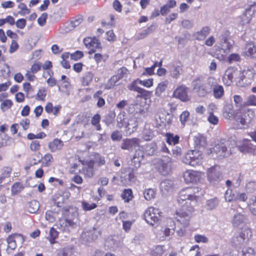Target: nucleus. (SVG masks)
Wrapping results in <instances>:
<instances>
[{
  "instance_id": "nucleus-1",
  "label": "nucleus",
  "mask_w": 256,
  "mask_h": 256,
  "mask_svg": "<svg viewBox=\"0 0 256 256\" xmlns=\"http://www.w3.org/2000/svg\"><path fill=\"white\" fill-rule=\"evenodd\" d=\"M198 191V187L190 186L182 188L179 192L177 198L178 204L174 214L176 220L186 227L194 215V208L190 204L191 202H196L198 196L196 194Z\"/></svg>"
},
{
  "instance_id": "nucleus-2",
  "label": "nucleus",
  "mask_w": 256,
  "mask_h": 256,
  "mask_svg": "<svg viewBox=\"0 0 256 256\" xmlns=\"http://www.w3.org/2000/svg\"><path fill=\"white\" fill-rule=\"evenodd\" d=\"M230 110H226L224 115L228 118H232L242 126H246L250 124L255 116L254 112L250 108H238L236 110H233L232 106Z\"/></svg>"
},
{
  "instance_id": "nucleus-3",
  "label": "nucleus",
  "mask_w": 256,
  "mask_h": 256,
  "mask_svg": "<svg viewBox=\"0 0 256 256\" xmlns=\"http://www.w3.org/2000/svg\"><path fill=\"white\" fill-rule=\"evenodd\" d=\"M236 147L238 150L242 154H254L256 152V146L248 138H243L237 143L236 140L232 138L231 148Z\"/></svg>"
},
{
  "instance_id": "nucleus-4",
  "label": "nucleus",
  "mask_w": 256,
  "mask_h": 256,
  "mask_svg": "<svg viewBox=\"0 0 256 256\" xmlns=\"http://www.w3.org/2000/svg\"><path fill=\"white\" fill-rule=\"evenodd\" d=\"M228 146L231 148V140H226L225 139H220L216 142L211 152L216 154L218 158H222L226 156L228 154Z\"/></svg>"
},
{
  "instance_id": "nucleus-5",
  "label": "nucleus",
  "mask_w": 256,
  "mask_h": 256,
  "mask_svg": "<svg viewBox=\"0 0 256 256\" xmlns=\"http://www.w3.org/2000/svg\"><path fill=\"white\" fill-rule=\"evenodd\" d=\"M202 156L200 151L194 150H188L182 158L184 163L196 166L202 163Z\"/></svg>"
},
{
  "instance_id": "nucleus-6",
  "label": "nucleus",
  "mask_w": 256,
  "mask_h": 256,
  "mask_svg": "<svg viewBox=\"0 0 256 256\" xmlns=\"http://www.w3.org/2000/svg\"><path fill=\"white\" fill-rule=\"evenodd\" d=\"M192 90L200 97H204L209 94L211 88L201 76L196 78L192 82Z\"/></svg>"
},
{
  "instance_id": "nucleus-7",
  "label": "nucleus",
  "mask_w": 256,
  "mask_h": 256,
  "mask_svg": "<svg viewBox=\"0 0 256 256\" xmlns=\"http://www.w3.org/2000/svg\"><path fill=\"white\" fill-rule=\"evenodd\" d=\"M161 214L162 212L158 208L150 206L144 212V219L149 224L154 226L160 220Z\"/></svg>"
},
{
  "instance_id": "nucleus-8",
  "label": "nucleus",
  "mask_w": 256,
  "mask_h": 256,
  "mask_svg": "<svg viewBox=\"0 0 256 256\" xmlns=\"http://www.w3.org/2000/svg\"><path fill=\"white\" fill-rule=\"evenodd\" d=\"M256 74V70L252 66H248L242 71H240L238 82L243 85H248L254 81Z\"/></svg>"
},
{
  "instance_id": "nucleus-9",
  "label": "nucleus",
  "mask_w": 256,
  "mask_h": 256,
  "mask_svg": "<svg viewBox=\"0 0 256 256\" xmlns=\"http://www.w3.org/2000/svg\"><path fill=\"white\" fill-rule=\"evenodd\" d=\"M84 42L86 46L90 49L88 52L90 54L95 53L97 50H102L101 42L100 40L96 36L85 38Z\"/></svg>"
},
{
  "instance_id": "nucleus-10",
  "label": "nucleus",
  "mask_w": 256,
  "mask_h": 256,
  "mask_svg": "<svg viewBox=\"0 0 256 256\" xmlns=\"http://www.w3.org/2000/svg\"><path fill=\"white\" fill-rule=\"evenodd\" d=\"M188 88L185 85H180L174 91L172 96L182 102H188L190 100V98L188 94Z\"/></svg>"
},
{
  "instance_id": "nucleus-11",
  "label": "nucleus",
  "mask_w": 256,
  "mask_h": 256,
  "mask_svg": "<svg viewBox=\"0 0 256 256\" xmlns=\"http://www.w3.org/2000/svg\"><path fill=\"white\" fill-rule=\"evenodd\" d=\"M202 174V172L187 170L183 172V178L186 184L196 183L200 180Z\"/></svg>"
},
{
  "instance_id": "nucleus-12",
  "label": "nucleus",
  "mask_w": 256,
  "mask_h": 256,
  "mask_svg": "<svg viewBox=\"0 0 256 256\" xmlns=\"http://www.w3.org/2000/svg\"><path fill=\"white\" fill-rule=\"evenodd\" d=\"M239 76L240 71L234 68H228L222 80L225 85L230 86L232 84L234 80L238 82Z\"/></svg>"
},
{
  "instance_id": "nucleus-13",
  "label": "nucleus",
  "mask_w": 256,
  "mask_h": 256,
  "mask_svg": "<svg viewBox=\"0 0 256 256\" xmlns=\"http://www.w3.org/2000/svg\"><path fill=\"white\" fill-rule=\"evenodd\" d=\"M42 67V63L40 62H35L25 74V76L28 81L32 82L36 79V74L40 70Z\"/></svg>"
},
{
  "instance_id": "nucleus-14",
  "label": "nucleus",
  "mask_w": 256,
  "mask_h": 256,
  "mask_svg": "<svg viewBox=\"0 0 256 256\" xmlns=\"http://www.w3.org/2000/svg\"><path fill=\"white\" fill-rule=\"evenodd\" d=\"M184 66L178 60L176 62L172 65V68L170 72V76L174 79H178L184 72Z\"/></svg>"
},
{
  "instance_id": "nucleus-15",
  "label": "nucleus",
  "mask_w": 256,
  "mask_h": 256,
  "mask_svg": "<svg viewBox=\"0 0 256 256\" xmlns=\"http://www.w3.org/2000/svg\"><path fill=\"white\" fill-rule=\"evenodd\" d=\"M140 142V140L137 138H126L122 141L121 148L124 150H129L133 147L139 146Z\"/></svg>"
},
{
  "instance_id": "nucleus-16",
  "label": "nucleus",
  "mask_w": 256,
  "mask_h": 256,
  "mask_svg": "<svg viewBox=\"0 0 256 256\" xmlns=\"http://www.w3.org/2000/svg\"><path fill=\"white\" fill-rule=\"evenodd\" d=\"M64 142L60 139L55 138L48 144V148L52 152H56L62 150Z\"/></svg>"
},
{
  "instance_id": "nucleus-17",
  "label": "nucleus",
  "mask_w": 256,
  "mask_h": 256,
  "mask_svg": "<svg viewBox=\"0 0 256 256\" xmlns=\"http://www.w3.org/2000/svg\"><path fill=\"white\" fill-rule=\"evenodd\" d=\"M172 166V158L168 156H164L162 157L160 162V169L161 170L163 174H165L171 170Z\"/></svg>"
},
{
  "instance_id": "nucleus-18",
  "label": "nucleus",
  "mask_w": 256,
  "mask_h": 256,
  "mask_svg": "<svg viewBox=\"0 0 256 256\" xmlns=\"http://www.w3.org/2000/svg\"><path fill=\"white\" fill-rule=\"evenodd\" d=\"M61 109L62 106L60 104L54 106L51 102H48L44 107V110L48 114H52L54 116H58L60 114Z\"/></svg>"
},
{
  "instance_id": "nucleus-19",
  "label": "nucleus",
  "mask_w": 256,
  "mask_h": 256,
  "mask_svg": "<svg viewBox=\"0 0 256 256\" xmlns=\"http://www.w3.org/2000/svg\"><path fill=\"white\" fill-rule=\"evenodd\" d=\"M94 77V74L91 71L85 72L80 78V82L82 86H86L90 85Z\"/></svg>"
},
{
  "instance_id": "nucleus-20",
  "label": "nucleus",
  "mask_w": 256,
  "mask_h": 256,
  "mask_svg": "<svg viewBox=\"0 0 256 256\" xmlns=\"http://www.w3.org/2000/svg\"><path fill=\"white\" fill-rule=\"evenodd\" d=\"M210 29L208 26H204L200 31L194 34L196 39L198 40H203L210 34Z\"/></svg>"
},
{
  "instance_id": "nucleus-21",
  "label": "nucleus",
  "mask_w": 256,
  "mask_h": 256,
  "mask_svg": "<svg viewBox=\"0 0 256 256\" xmlns=\"http://www.w3.org/2000/svg\"><path fill=\"white\" fill-rule=\"evenodd\" d=\"M176 6V2L175 0H168V2L160 7V12L162 16H165L168 14L170 8H174Z\"/></svg>"
},
{
  "instance_id": "nucleus-22",
  "label": "nucleus",
  "mask_w": 256,
  "mask_h": 256,
  "mask_svg": "<svg viewBox=\"0 0 256 256\" xmlns=\"http://www.w3.org/2000/svg\"><path fill=\"white\" fill-rule=\"evenodd\" d=\"M220 172H218L214 166L209 168L207 170L208 180L210 182L217 180L219 178Z\"/></svg>"
},
{
  "instance_id": "nucleus-23",
  "label": "nucleus",
  "mask_w": 256,
  "mask_h": 256,
  "mask_svg": "<svg viewBox=\"0 0 256 256\" xmlns=\"http://www.w3.org/2000/svg\"><path fill=\"white\" fill-rule=\"evenodd\" d=\"M166 142L169 145H176L180 142V136L178 134L174 135L172 133L166 132L164 135Z\"/></svg>"
},
{
  "instance_id": "nucleus-24",
  "label": "nucleus",
  "mask_w": 256,
  "mask_h": 256,
  "mask_svg": "<svg viewBox=\"0 0 256 256\" xmlns=\"http://www.w3.org/2000/svg\"><path fill=\"white\" fill-rule=\"evenodd\" d=\"M121 198L124 202H130L134 198L132 190L129 188L124 189L121 194Z\"/></svg>"
},
{
  "instance_id": "nucleus-25",
  "label": "nucleus",
  "mask_w": 256,
  "mask_h": 256,
  "mask_svg": "<svg viewBox=\"0 0 256 256\" xmlns=\"http://www.w3.org/2000/svg\"><path fill=\"white\" fill-rule=\"evenodd\" d=\"M252 236V232L251 229L248 227H244L240 229L238 238H240L242 241H244L245 240H249Z\"/></svg>"
},
{
  "instance_id": "nucleus-26",
  "label": "nucleus",
  "mask_w": 256,
  "mask_h": 256,
  "mask_svg": "<svg viewBox=\"0 0 256 256\" xmlns=\"http://www.w3.org/2000/svg\"><path fill=\"white\" fill-rule=\"evenodd\" d=\"M156 188H148L144 190L143 194L145 200H150L156 198Z\"/></svg>"
},
{
  "instance_id": "nucleus-27",
  "label": "nucleus",
  "mask_w": 256,
  "mask_h": 256,
  "mask_svg": "<svg viewBox=\"0 0 256 256\" xmlns=\"http://www.w3.org/2000/svg\"><path fill=\"white\" fill-rule=\"evenodd\" d=\"M246 53L248 56L256 58V45L253 42H250L246 44Z\"/></svg>"
},
{
  "instance_id": "nucleus-28",
  "label": "nucleus",
  "mask_w": 256,
  "mask_h": 256,
  "mask_svg": "<svg viewBox=\"0 0 256 256\" xmlns=\"http://www.w3.org/2000/svg\"><path fill=\"white\" fill-rule=\"evenodd\" d=\"M224 90L223 86L220 84H215L213 88V94L216 99L221 98L224 95Z\"/></svg>"
},
{
  "instance_id": "nucleus-29",
  "label": "nucleus",
  "mask_w": 256,
  "mask_h": 256,
  "mask_svg": "<svg viewBox=\"0 0 256 256\" xmlns=\"http://www.w3.org/2000/svg\"><path fill=\"white\" fill-rule=\"evenodd\" d=\"M247 208L252 215L256 216V194L250 198Z\"/></svg>"
},
{
  "instance_id": "nucleus-30",
  "label": "nucleus",
  "mask_w": 256,
  "mask_h": 256,
  "mask_svg": "<svg viewBox=\"0 0 256 256\" xmlns=\"http://www.w3.org/2000/svg\"><path fill=\"white\" fill-rule=\"evenodd\" d=\"M59 232L54 228H50L49 232V234L48 237L50 244H53L56 243V239L58 238Z\"/></svg>"
},
{
  "instance_id": "nucleus-31",
  "label": "nucleus",
  "mask_w": 256,
  "mask_h": 256,
  "mask_svg": "<svg viewBox=\"0 0 256 256\" xmlns=\"http://www.w3.org/2000/svg\"><path fill=\"white\" fill-rule=\"evenodd\" d=\"M100 120L101 117L99 114H94L91 120V124L94 126L96 130L98 131L102 130V126L100 124Z\"/></svg>"
},
{
  "instance_id": "nucleus-32",
  "label": "nucleus",
  "mask_w": 256,
  "mask_h": 256,
  "mask_svg": "<svg viewBox=\"0 0 256 256\" xmlns=\"http://www.w3.org/2000/svg\"><path fill=\"white\" fill-rule=\"evenodd\" d=\"M120 80V76H118L116 75L112 76L106 84L105 88L106 90H110L113 88L116 85V82Z\"/></svg>"
},
{
  "instance_id": "nucleus-33",
  "label": "nucleus",
  "mask_w": 256,
  "mask_h": 256,
  "mask_svg": "<svg viewBox=\"0 0 256 256\" xmlns=\"http://www.w3.org/2000/svg\"><path fill=\"white\" fill-rule=\"evenodd\" d=\"M47 95V91L44 87L39 88L36 95V99L38 101L44 102Z\"/></svg>"
},
{
  "instance_id": "nucleus-34",
  "label": "nucleus",
  "mask_w": 256,
  "mask_h": 256,
  "mask_svg": "<svg viewBox=\"0 0 256 256\" xmlns=\"http://www.w3.org/2000/svg\"><path fill=\"white\" fill-rule=\"evenodd\" d=\"M136 92L138 94L136 96L137 98H143L145 100H147L150 98L152 96L151 92L142 88H140Z\"/></svg>"
},
{
  "instance_id": "nucleus-35",
  "label": "nucleus",
  "mask_w": 256,
  "mask_h": 256,
  "mask_svg": "<svg viewBox=\"0 0 256 256\" xmlns=\"http://www.w3.org/2000/svg\"><path fill=\"white\" fill-rule=\"evenodd\" d=\"M167 86V81L162 82L159 83L156 88L155 94L158 96H160L166 90Z\"/></svg>"
},
{
  "instance_id": "nucleus-36",
  "label": "nucleus",
  "mask_w": 256,
  "mask_h": 256,
  "mask_svg": "<svg viewBox=\"0 0 256 256\" xmlns=\"http://www.w3.org/2000/svg\"><path fill=\"white\" fill-rule=\"evenodd\" d=\"M92 156L94 157V160L95 161V164H96L98 166H102L106 164L104 157L102 156L100 154L94 152Z\"/></svg>"
},
{
  "instance_id": "nucleus-37",
  "label": "nucleus",
  "mask_w": 256,
  "mask_h": 256,
  "mask_svg": "<svg viewBox=\"0 0 256 256\" xmlns=\"http://www.w3.org/2000/svg\"><path fill=\"white\" fill-rule=\"evenodd\" d=\"M42 161L44 166H50L54 162V158L52 155L50 153L46 154L42 157Z\"/></svg>"
},
{
  "instance_id": "nucleus-38",
  "label": "nucleus",
  "mask_w": 256,
  "mask_h": 256,
  "mask_svg": "<svg viewBox=\"0 0 256 256\" xmlns=\"http://www.w3.org/2000/svg\"><path fill=\"white\" fill-rule=\"evenodd\" d=\"M53 66L52 62L50 60H46L44 64H42V70L46 71V74L49 76H53L54 72L52 70Z\"/></svg>"
},
{
  "instance_id": "nucleus-39",
  "label": "nucleus",
  "mask_w": 256,
  "mask_h": 256,
  "mask_svg": "<svg viewBox=\"0 0 256 256\" xmlns=\"http://www.w3.org/2000/svg\"><path fill=\"white\" fill-rule=\"evenodd\" d=\"M129 124L126 118H124V116H120L118 118L117 121V127L118 128H128Z\"/></svg>"
},
{
  "instance_id": "nucleus-40",
  "label": "nucleus",
  "mask_w": 256,
  "mask_h": 256,
  "mask_svg": "<svg viewBox=\"0 0 256 256\" xmlns=\"http://www.w3.org/2000/svg\"><path fill=\"white\" fill-rule=\"evenodd\" d=\"M108 58V54H102L100 53H95L94 58L97 64L100 62H105Z\"/></svg>"
},
{
  "instance_id": "nucleus-41",
  "label": "nucleus",
  "mask_w": 256,
  "mask_h": 256,
  "mask_svg": "<svg viewBox=\"0 0 256 256\" xmlns=\"http://www.w3.org/2000/svg\"><path fill=\"white\" fill-rule=\"evenodd\" d=\"M24 188L23 185L20 182H15L12 186V193L13 195L18 194L21 192Z\"/></svg>"
},
{
  "instance_id": "nucleus-42",
  "label": "nucleus",
  "mask_w": 256,
  "mask_h": 256,
  "mask_svg": "<svg viewBox=\"0 0 256 256\" xmlns=\"http://www.w3.org/2000/svg\"><path fill=\"white\" fill-rule=\"evenodd\" d=\"M219 200L217 198H211L206 201V206L208 209L212 210L214 209L218 204Z\"/></svg>"
},
{
  "instance_id": "nucleus-43",
  "label": "nucleus",
  "mask_w": 256,
  "mask_h": 256,
  "mask_svg": "<svg viewBox=\"0 0 256 256\" xmlns=\"http://www.w3.org/2000/svg\"><path fill=\"white\" fill-rule=\"evenodd\" d=\"M13 105V102L11 100L6 99L0 104V108L1 110L4 112L10 108Z\"/></svg>"
},
{
  "instance_id": "nucleus-44",
  "label": "nucleus",
  "mask_w": 256,
  "mask_h": 256,
  "mask_svg": "<svg viewBox=\"0 0 256 256\" xmlns=\"http://www.w3.org/2000/svg\"><path fill=\"white\" fill-rule=\"evenodd\" d=\"M78 172L84 174L85 177L92 178L94 174V170L84 166L81 170H78Z\"/></svg>"
},
{
  "instance_id": "nucleus-45",
  "label": "nucleus",
  "mask_w": 256,
  "mask_h": 256,
  "mask_svg": "<svg viewBox=\"0 0 256 256\" xmlns=\"http://www.w3.org/2000/svg\"><path fill=\"white\" fill-rule=\"evenodd\" d=\"M82 210L84 211H90L96 208L97 207V204L95 203H92L90 204L86 202H82Z\"/></svg>"
},
{
  "instance_id": "nucleus-46",
  "label": "nucleus",
  "mask_w": 256,
  "mask_h": 256,
  "mask_svg": "<svg viewBox=\"0 0 256 256\" xmlns=\"http://www.w3.org/2000/svg\"><path fill=\"white\" fill-rule=\"evenodd\" d=\"M140 78H137L133 80L130 84L128 85V88L130 90L137 92V90L140 88L138 86L140 84Z\"/></svg>"
},
{
  "instance_id": "nucleus-47",
  "label": "nucleus",
  "mask_w": 256,
  "mask_h": 256,
  "mask_svg": "<svg viewBox=\"0 0 256 256\" xmlns=\"http://www.w3.org/2000/svg\"><path fill=\"white\" fill-rule=\"evenodd\" d=\"M20 10L19 14L21 16H25L30 13V10L28 8L26 5L24 3H20L18 6Z\"/></svg>"
},
{
  "instance_id": "nucleus-48",
  "label": "nucleus",
  "mask_w": 256,
  "mask_h": 256,
  "mask_svg": "<svg viewBox=\"0 0 256 256\" xmlns=\"http://www.w3.org/2000/svg\"><path fill=\"white\" fill-rule=\"evenodd\" d=\"M237 194L236 195L232 192V190H227L225 194V199L226 202H230L232 201H236Z\"/></svg>"
},
{
  "instance_id": "nucleus-49",
  "label": "nucleus",
  "mask_w": 256,
  "mask_h": 256,
  "mask_svg": "<svg viewBox=\"0 0 256 256\" xmlns=\"http://www.w3.org/2000/svg\"><path fill=\"white\" fill-rule=\"evenodd\" d=\"M40 144L38 140H32L30 144V148L32 152H36L40 149Z\"/></svg>"
},
{
  "instance_id": "nucleus-50",
  "label": "nucleus",
  "mask_w": 256,
  "mask_h": 256,
  "mask_svg": "<svg viewBox=\"0 0 256 256\" xmlns=\"http://www.w3.org/2000/svg\"><path fill=\"white\" fill-rule=\"evenodd\" d=\"M190 112L188 110L184 111L180 116V120L183 126H184L186 122L190 117Z\"/></svg>"
},
{
  "instance_id": "nucleus-51",
  "label": "nucleus",
  "mask_w": 256,
  "mask_h": 256,
  "mask_svg": "<svg viewBox=\"0 0 256 256\" xmlns=\"http://www.w3.org/2000/svg\"><path fill=\"white\" fill-rule=\"evenodd\" d=\"M10 139V136L3 135L0 133V148L8 146V141Z\"/></svg>"
},
{
  "instance_id": "nucleus-52",
  "label": "nucleus",
  "mask_w": 256,
  "mask_h": 256,
  "mask_svg": "<svg viewBox=\"0 0 256 256\" xmlns=\"http://www.w3.org/2000/svg\"><path fill=\"white\" fill-rule=\"evenodd\" d=\"M83 18L82 16H78L75 17L70 22V24L72 27L74 28L78 26L82 22Z\"/></svg>"
},
{
  "instance_id": "nucleus-53",
  "label": "nucleus",
  "mask_w": 256,
  "mask_h": 256,
  "mask_svg": "<svg viewBox=\"0 0 256 256\" xmlns=\"http://www.w3.org/2000/svg\"><path fill=\"white\" fill-rule=\"evenodd\" d=\"M246 191L250 193H252L256 190V182H250L246 184Z\"/></svg>"
},
{
  "instance_id": "nucleus-54",
  "label": "nucleus",
  "mask_w": 256,
  "mask_h": 256,
  "mask_svg": "<svg viewBox=\"0 0 256 256\" xmlns=\"http://www.w3.org/2000/svg\"><path fill=\"white\" fill-rule=\"evenodd\" d=\"M110 137L113 141H120L122 138V135L120 132L116 130L112 133Z\"/></svg>"
},
{
  "instance_id": "nucleus-55",
  "label": "nucleus",
  "mask_w": 256,
  "mask_h": 256,
  "mask_svg": "<svg viewBox=\"0 0 256 256\" xmlns=\"http://www.w3.org/2000/svg\"><path fill=\"white\" fill-rule=\"evenodd\" d=\"M228 60L229 64L238 62L240 60V56L238 54H232L228 56Z\"/></svg>"
},
{
  "instance_id": "nucleus-56",
  "label": "nucleus",
  "mask_w": 256,
  "mask_h": 256,
  "mask_svg": "<svg viewBox=\"0 0 256 256\" xmlns=\"http://www.w3.org/2000/svg\"><path fill=\"white\" fill-rule=\"evenodd\" d=\"M244 106H256V96L254 95H250L244 104Z\"/></svg>"
},
{
  "instance_id": "nucleus-57",
  "label": "nucleus",
  "mask_w": 256,
  "mask_h": 256,
  "mask_svg": "<svg viewBox=\"0 0 256 256\" xmlns=\"http://www.w3.org/2000/svg\"><path fill=\"white\" fill-rule=\"evenodd\" d=\"M12 169L10 166H4L2 170V176L3 178H9L10 176L12 174Z\"/></svg>"
},
{
  "instance_id": "nucleus-58",
  "label": "nucleus",
  "mask_w": 256,
  "mask_h": 256,
  "mask_svg": "<svg viewBox=\"0 0 256 256\" xmlns=\"http://www.w3.org/2000/svg\"><path fill=\"white\" fill-rule=\"evenodd\" d=\"M234 105L237 108L242 107V106L243 100L240 95H234Z\"/></svg>"
},
{
  "instance_id": "nucleus-59",
  "label": "nucleus",
  "mask_w": 256,
  "mask_h": 256,
  "mask_svg": "<svg viewBox=\"0 0 256 256\" xmlns=\"http://www.w3.org/2000/svg\"><path fill=\"white\" fill-rule=\"evenodd\" d=\"M84 56V54L82 51L76 50L70 54V58L74 60H78Z\"/></svg>"
},
{
  "instance_id": "nucleus-60",
  "label": "nucleus",
  "mask_w": 256,
  "mask_h": 256,
  "mask_svg": "<svg viewBox=\"0 0 256 256\" xmlns=\"http://www.w3.org/2000/svg\"><path fill=\"white\" fill-rule=\"evenodd\" d=\"M140 84L148 88H150L154 84L153 78H150L144 80L140 79Z\"/></svg>"
},
{
  "instance_id": "nucleus-61",
  "label": "nucleus",
  "mask_w": 256,
  "mask_h": 256,
  "mask_svg": "<svg viewBox=\"0 0 256 256\" xmlns=\"http://www.w3.org/2000/svg\"><path fill=\"white\" fill-rule=\"evenodd\" d=\"M194 240L196 242L206 243L208 242V238L204 235L196 234L194 236Z\"/></svg>"
},
{
  "instance_id": "nucleus-62",
  "label": "nucleus",
  "mask_w": 256,
  "mask_h": 256,
  "mask_svg": "<svg viewBox=\"0 0 256 256\" xmlns=\"http://www.w3.org/2000/svg\"><path fill=\"white\" fill-rule=\"evenodd\" d=\"M154 137L153 132L151 130H146L144 132L142 136V138L146 141H150Z\"/></svg>"
},
{
  "instance_id": "nucleus-63",
  "label": "nucleus",
  "mask_w": 256,
  "mask_h": 256,
  "mask_svg": "<svg viewBox=\"0 0 256 256\" xmlns=\"http://www.w3.org/2000/svg\"><path fill=\"white\" fill-rule=\"evenodd\" d=\"M15 24L18 28L23 29L26 26V20L24 18H20L16 21Z\"/></svg>"
},
{
  "instance_id": "nucleus-64",
  "label": "nucleus",
  "mask_w": 256,
  "mask_h": 256,
  "mask_svg": "<svg viewBox=\"0 0 256 256\" xmlns=\"http://www.w3.org/2000/svg\"><path fill=\"white\" fill-rule=\"evenodd\" d=\"M20 124L22 126V128L24 130H26L30 128V120L28 118H26L24 120H22L20 121Z\"/></svg>"
}]
</instances>
